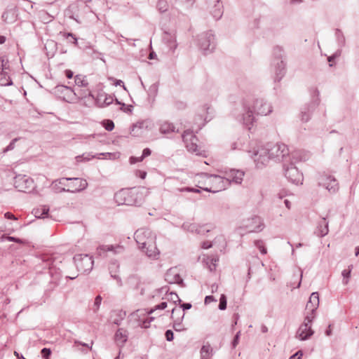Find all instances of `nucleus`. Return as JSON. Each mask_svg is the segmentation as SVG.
<instances>
[{"label":"nucleus","instance_id":"obj_1","mask_svg":"<svg viewBox=\"0 0 359 359\" xmlns=\"http://www.w3.org/2000/svg\"><path fill=\"white\" fill-rule=\"evenodd\" d=\"M147 194L144 187L123 189L115 194V200L119 205H135L141 202Z\"/></svg>","mask_w":359,"mask_h":359},{"label":"nucleus","instance_id":"obj_2","mask_svg":"<svg viewBox=\"0 0 359 359\" xmlns=\"http://www.w3.org/2000/svg\"><path fill=\"white\" fill-rule=\"evenodd\" d=\"M166 307L167 303L162 302L155 306V309H151L149 311H146L145 310H137L130 315V320L137 326L147 328L150 326V323L154 320V318L149 317V315L153 313L157 309L163 310Z\"/></svg>","mask_w":359,"mask_h":359},{"label":"nucleus","instance_id":"obj_3","mask_svg":"<svg viewBox=\"0 0 359 359\" xmlns=\"http://www.w3.org/2000/svg\"><path fill=\"white\" fill-rule=\"evenodd\" d=\"M55 187L60 185L58 189L64 191H69L72 193L79 192L86 189L88 187V182L86 180L79 177L72 178H62L58 181H55L53 183Z\"/></svg>","mask_w":359,"mask_h":359},{"label":"nucleus","instance_id":"obj_4","mask_svg":"<svg viewBox=\"0 0 359 359\" xmlns=\"http://www.w3.org/2000/svg\"><path fill=\"white\" fill-rule=\"evenodd\" d=\"M251 157L253 158L256 166L258 168L266 165L271 158H273L271 152L269 153L268 149L264 147H259L253 151Z\"/></svg>","mask_w":359,"mask_h":359},{"label":"nucleus","instance_id":"obj_5","mask_svg":"<svg viewBox=\"0 0 359 359\" xmlns=\"http://www.w3.org/2000/svg\"><path fill=\"white\" fill-rule=\"evenodd\" d=\"M313 320V316H306L303 323L298 329L296 337L300 340H306L311 337L314 332L311 329V323Z\"/></svg>","mask_w":359,"mask_h":359},{"label":"nucleus","instance_id":"obj_6","mask_svg":"<svg viewBox=\"0 0 359 359\" xmlns=\"http://www.w3.org/2000/svg\"><path fill=\"white\" fill-rule=\"evenodd\" d=\"M208 187H215L208 189V191L216 193L222 191L228 186V180L218 175H207Z\"/></svg>","mask_w":359,"mask_h":359},{"label":"nucleus","instance_id":"obj_7","mask_svg":"<svg viewBox=\"0 0 359 359\" xmlns=\"http://www.w3.org/2000/svg\"><path fill=\"white\" fill-rule=\"evenodd\" d=\"M135 238L142 248H146L147 243L156 241V236L149 229H146L137 230L135 233Z\"/></svg>","mask_w":359,"mask_h":359},{"label":"nucleus","instance_id":"obj_8","mask_svg":"<svg viewBox=\"0 0 359 359\" xmlns=\"http://www.w3.org/2000/svg\"><path fill=\"white\" fill-rule=\"evenodd\" d=\"M152 127L153 123L149 120L137 121L132 126L130 134L134 137H139L141 136L144 131L151 130Z\"/></svg>","mask_w":359,"mask_h":359},{"label":"nucleus","instance_id":"obj_9","mask_svg":"<svg viewBox=\"0 0 359 359\" xmlns=\"http://www.w3.org/2000/svg\"><path fill=\"white\" fill-rule=\"evenodd\" d=\"M77 268L83 271H87L92 269L93 260L88 255H77L74 258Z\"/></svg>","mask_w":359,"mask_h":359},{"label":"nucleus","instance_id":"obj_10","mask_svg":"<svg viewBox=\"0 0 359 359\" xmlns=\"http://www.w3.org/2000/svg\"><path fill=\"white\" fill-rule=\"evenodd\" d=\"M183 140L186 147L190 152L201 154L200 149L198 145V139L192 133L185 132L183 135Z\"/></svg>","mask_w":359,"mask_h":359},{"label":"nucleus","instance_id":"obj_11","mask_svg":"<svg viewBox=\"0 0 359 359\" xmlns=\"http://www.w3.org/2000/svg\"><path fill=\"white\" fill-rule=\"evenodd\" d=\"M319 305V296L317 292H313L310 296L309 300L306 306V316H313L315 318V311Z\"/></svg>","mask_w":359,"mask_h":359},{"label":"nucleus","instance_id":"obj_12","mask_svg":"<svg viewBox=\"0 0 359 359\" xmlns=\"http://www.w3.org/2000/svg\"><path fill=\"white\" fill-rule=\"evenodd\" d=\"M270 151L273 158L283 157L288 154V148L285 144H278L273 146Z\"/></svg>","mask_w":359,"mask_h":359},{"label":"nucleus","instance_id":"obj_13","mask_svg":"<svg viewBox=\"0 0 359 359\" xmlns=\"http://www.w3.org/2000/svg\"><path fill=\"white\" fill-rule=\"evenodd\" d=\"M226 176L227 178L226 180H228V185L229 184V181L240 184L243 180L244 172L238 170H231L227 172Z\"/></svg>","mask_w":359,"mask_h":359},{"label":"nucleus","instance_id":"obj_14","mask_svg":"<svg viewBox=\"0 0 359 359\" xmlns=\"http://www.w3.org/2000/svg\"><path fill=\"white\" fill-rule=\"evenodd\" d=\"M321 183L330 191L334 192L338 189V184L336 180L330 176L323 177L321 180Z\"/></svg>","mask_w":359,"mask_h":359},{"label":"nucleus","instance_id":"obj_15","mask_svg":"<svg viewBox=\"0 0 359 359\" xmlns=\"http://www.w3.org/2000/svg\"><path fill=\"white\" fill-rule=\"evenodd\" d=\"M146 254L148 255V257L156 259L159 255V250L156 246L155 241H153L152 243H147V245H146V248H142Z\"/></svg>","mask_w":359,"mask_h":359},{"label":"nucleus","instance_id":"obj_16","mask_svg":"<svg viewBox=\"0 0 359 359\" xmlns=\"http://www.w3.org/2000/svg\"><path fill=\"white\" fill-rule=\"evenodd\" d=\"M122 250H123V248L120 245L114 246V245H107L100 246L97 248V252L100 255H102V254H103L106 252H108V251H113L115 253H119Z\"/></svg>","mask_w":359,"mask_h":359},{"label":"nucleus","instance_id":"obj_17","mask_svg":"<svg viewBox=\"0 0 359 359\" xmlns=\"http://www.w3.org/2000/svg\"><path fill=\"white\" fill-rule=\"evenodd\" d=\"M195 182L196 184V186L205 191H208V189H211L212 187H208L207 184V174H201L198 176H197L195 179Z\"/></svg>","mask_w":359,"mask_h":359},{"label":"nucleus","instance_id":"obj_18","mask_svg":"<svg viewBox=\"0 0 359 359\" xmlns=\"http://www.w3.org/2000/svg\"><path fill=\"white\" fill-rule=\"evenodd\" d=\"M126 331L123 329H119L115 334V341L118 344H123L127 340Z\"/></svg>","mask_w":359,"mask_h":359},{"label":"nucleus","instance_id":"obj_19","mask_svg":"<svg viewBox=\"0 0 359 359\" xmlns=\"http://www.w3.org/2000/svg\"><path fill=\"white\" fill-rule=\"evenodd\" d=\"M175 130V126L168 122H163L160 126V131L163 134H168Z\"/></svg>","mask_w":359,"mask_h":359},{"label":"nucleus","instance_id":"obj_20","mask_svg":"<svg viewBox=\"0 0 359 359\" xmlns=\"http://www.w3.org/2000/svg\"><path fill=\"white\" fill-rule=\"evenodd\" d=\"M219 261L217 257H208L205 262L210 271H214L216 268V263Z\"/></svg>","mask_w":359,"mask_h":359},{"label":"nucleus","instance_id":"obj_21","mask_svg":"<svg viewBox=\"0 0 359 359\" xmlns=\"http://www.w3.org/2000/svg\"><path fill=\"white\" fill-rule=\"evenodd\" d=\"M48 209L43 207L41 210L36 209L34 210V213L36 217L37 218H44L47 215Z\"/></svg>","mask_w":359,"mask_h":359},{"label":"nucleus","instance_id":"obj_22","mask_svg":"<svg viewBox=\"0 0 359 359\" xmlns=\"http://www.w3.org/2000/svg\"><path fill=\"white\" fill-rule=\"evenodd\" d=\"M75 83L78 86H86L87 85V81L85 79V77L82 75H76L75 77Z\"/></svg>","mask_w":359,"mask_h":359},{"label":"nucleus","instance_id":"obj_23","mask_svg":"<svg viewBox=\"0 0 359 359\" xmlns=\"http://www.w3.org/2000/svg\"><path fill=\"white\" fill-rule=\"evenodd\" d=\"M23 182H29L28 180L25 179V177H18L15 184L16 187L20 189L21 191H23V187L21 185Z\"/></svg>","mask_w":359,"mask_h":359},{"label":"nucleus","instance_id":"obj_24","mask_svg":"<svg viewBox=\"0 0 359 359\" xmlns=\"http://www.w3.org/2000/svg\"><path fill=\"white\" fill-rule=\"evenodd\" d=\"M219 308L221 310H224L226 308V298L224 294H222L220 297Z\"/></svg>","mask_w":359,"mask_h":359},{"label":"nucleus","instance_id":"obj_25","mask_svg":"<svg viewBox=\"0 0 359 359\" xmlns=\"http://www.w3.org/2000/svg\"><path fill=\"white\" fill-rule=\"evenodd\" d=\"M262 107L263 109H260L259 111V113L261 114L262 115H266L271 111L270 107L268 106L267 104H265L264 105L262 106Z\"/></svg>","mask_w":359,"mask_h":359},{"label":"nucleus","instance_id":"obj_26","mask_svg":"<svg viewBox=\"0 0 359 359\" xmlns=\"http://www.w3.org/2000/svg\"><path fill=\"white\" fill-rule=\"evenodd\" d=\"M151 154V150L148 148H146L143 150L142 154L139 157L138 161H143V159Z\"/></svg>","mask_w":359,"mask_h":359},{"label":"nucleus","instance_id":"obj_27","mask_svg":"<svg viewBox=\"0 0 359 359\" xmlns=\"http://www.w3.org/2000/svg\"><path fill=\"white\" fill-rule=\"evenodd\" d=\"M104 126L106 130L111 131L114 128V124L112 121L107 120V122L104 124Z\"/></svg>","mask_w":359,"mask_h":359},{"label":"nucleus","instance_id":"obj_28","mask_svg":"<svg viewBox=\"0 0 359 359\" xmlns=\"http://www.w3.org/2000/svg\"><path fill=\"white\" fill-rule=\"evenodd\" d=\"M51 351L49 348H44L41 350V355L45 359H48Z\"/></svg>","mask_w":359,"mask_h":359},{"label":"nucleus","instance_id":"obj_29","mask_svg":"<svg viewBox=\"0 0 359 359\" xmlns=\"http://www.w3.org/2000/svg\"><path fill=\"white\" fill-rule=\"evenodd\" d=\"M165 338L168 341H172L173 339V332L172 331L168 330L165 332Z\"/></svg>","mask_w":359,"mask_h":359},{"label":"nucleus","instance_id":"obj_30","mask_svg":"<svg viewBox=\"0 0 359 359\" xmlns=\"http://www.w3.org/2000/svg\"><path fill=\"white\" fill-rule=\"evenodd\" d=\"M173 327L176 331H178V332L185 330V327L181 323H175L173 325Z\"/></svg>","mask_w":359,"mask_h":359},{"label":"nucleus","instance_id":"obj_31","mask_svg":"<svg viewBox=\"0 0 359 359\" xmlns=\"http://www.w3.org/2000/svg\"><path fill=\"white\" fill-rule=\"evenodd\" d=\"M350 274H351V270L350 269L343 271L342 275L344 276V278H346V280L344 281V284H347L348 283V278H349Z\"/></svg>","mask_w":359,"mask_h":359},{"label":"nucleus","instance_id":"obj_32","mask_svg":"<svg viewBox=\"0 0 359 359\" xmlns=\"http://www.w3.org/2000/svg\"><path fill=\"white\" fill-rule=\"evenodd\" d=\"M136 176L140 177L141 179H144L147 176V172L142 170H137Z\"/></svg>","mask_w":359,"mask_h":359},{"label":"nucleus","instance_id":"obj_33","mask_svg":"<svg viewBox=\"0 0 359 359\" xmlns=\"http://www.w3.org/2000/svg\"><path fill=\"white\" fill-rule=\"evenodd\" d=\"M215 301V299H214V297L212 296H207L205 298V304H208Z\"/></svg>","mask_w":359,"mask_h":359},{"label":"nucleus","instance_id":"obj_34","mask_svg":"<svg viewBox=\"0 0 359 359\" xmlns=\"http://www.w3.org/2000/svg\"><path fill=\"white\" fill-rule=\"evenodd\" d=\"M66 90L67 91V93L69 94L68 95V99L69 100V101H72L74 100L73 98V95H75V93H73V92L72 91V90L69 88H66Z\"/></svg>","mask_w":359,"mask_h":359},{"label":"nucleus","instance_id":"obj_35","mask_svg":"<svg viewBox=\"0 0 359 359\" xmlns=\"http://www.w3.org/2000/svg\"><path fill=\"white\" fill-rule=\"evenodd\" d=\"M208 351H209V347L208 346H203L202 348H201V354L204 357L205 355H207L208 353Z\"/></svg>","mask_w":359,"mask_h":359},{"label":"nucleus","instance_id":"obj_36","mask_svg":"<svg viewBox=\"0 0 359 359\" xmlns=\"http://www.w3.org/2000/svg\"><path fill=\"white\" fill-rule=\"evenodd\" d=\"M302 356V353L301 351L297 352L294 355L291 356L290 359H300V358Z\"/></svg>","mask_w":359,"mask_h":359},{"label":"nucleus","instance_id":"obj_37","mask_svg":"<svg viewBox=\"0 0 359 359\" xmlns=\"http://www.w3.org/2000/svg\"><path fill=\"white\" fill-rule=\"evenodd\" d=\"M138 158H139V157L132 156L130 158V163L131 164H134V163H137V162H141L142 161H138Z\"/></svg>","mask_w":359,"mask_h":359},{"label":"nucleus","instance_id":"obj_38","mask_svg":"<svg viewBox=\"0 0 359 359\" xmlns=\"http://www.w3.org/2000/svg\"><path fill=\"white\" fill-rule=\"evenodd\" d=\"M65 75L68 79H72L73 77V72L71 70H66Z\"/></svg>","mask_w":359,"mask_h":359},{"label":"nucleus","instance_id":"obj_39","mask_svg":"<svg viewBox=\"0 0 359 359\" xmlns=\"http://www.w3.org/2000/svg\"><path fill=\"white\" fill-rule=\"evenodd\" d=\"M102 298L100 296H97L95 299V304L97 306L101 304Z\"/></svg>","mask_w":359,"mask_h":359},{"label":"nucleus","instance_id":"obj_40","mask_svg":"<svg viewBox=\"0 0 359 359\" xmlns=\"http://www.w3.org/2000/svg\"><path fill=\"white\" fill-rule=\"evenodd\" d=\"M212 246V244L210 243L209 242H204L202 245V248H204V249H208L209 248H210Z\"/></svg>","mask_w":359,"mask_h":359},{"label":"nucleus","instance_id":"obj_41","mask_svg":"<svg viewBox=\"0 0 359 359\" xmlns=\"http://www.w3.org/2000/svg\"><path fill=\"white\" fill-rule=\"evenodd\" d=\"M238 339H239V333H238L235 338H234V340H233V346L235 347L238 343Z\"/></svg>","mask_w":359,"mask_h":359},{"label":"nucleus","instance_id":"obj_42","mask_svg":"<svg viewBox=\"0 0 359 359\" xmlns=\"http://www.w3.org/2000/svg\"><path fill=\"white\" fill-rule=\"evenodd\" d=\"M5 217H6V218H8V219H16V218L15 217V216H14L13 214L10 213V212H6V213L5 214Z\"/></svg>","mask_w":359,"mask_h":359},{"label":"nucleus","instance_id":"obj_43","mask_svg":"<svg viewBox=\"0 0 359 359\" xmlns=\"http://www.w3.org/2000/svg\"><path fill=\"white\" fill-rule=\"evenodd\" d=\"M259 248L262 253L266 254V249L263 246H259Z\"/></svg>","mask_w":359,"mask_h":359},{"label":"nucleus","instance_id":"obj_44","mask_svg":"<svg viewBox=\"0 0 359 359\" xmlns=\"http://www.w3.org/2000/svg\"><path fill=\"white\" fill-rule=\"evenodd\" d=\"M191 305L190 304H182V307L184 308V309H189L191 308Z\"/></svg>","mask_w":359,"mask_h":359},{"label":"nucleus","instance_id":"obj_45","mask_svg":"<svg viewBox=\"0 0 359 359\" xmlns=\"http://www.w3.org/2000/svg\"><path fill=\"white\" fill-rule=\"evenodd\" d=\"M14 355L18 358V359L23 358V356L20 355L17 351H14Z\"/></svg>","mask_w":359,"mask_h":359},{"label":"nucleus","instance_id":"obj_46","mask_svg":"<svg viewBox=\"0 0 359 359\" xmlns=\"http://www.w3.org/2000/svg\"><path fill=\"white\" fill-rule=\"evenodd\" d=\"M327 231H328L327 227L325 226L324 231H323L322 233H321V236H324V235L327 234Z\"/></svg>","mask_w":359,"mask_h":359},{"label":"nucleus","instance_id":"obj_47","mask_svg":"<svg viewBox=\"0 0 359 359\" xmlns=\"http://www.w3.org/2000/svg\"><path fill=\"white\" fill-rule=\"evenodd\" d=\"M5 40L6 39L4 36H0V44L4 43L5 42Z\"/></svg>","mask_w":359,"mask_h":359},{"label":"nucleus","instance_id":"obj_48","mask_svg":"<svg viewBox=\"0 0 359 359\" xmlns=\"http://www.w3.org/2000/svg\"><path fill=\"white\" fill-rule=\"evenodd\" d=\"M285 203L287 208H290V202L287 200L285 201Z\"/></svg>","mask_w":359,"mask_h":359},{"label":"nucleus","instance_id":"obj_49","mask_svg":"<svg viewBox=\"0 0 359 359\" xmlns=\"http://www.w3.org/2000/svg\"><path fill=\"white\" fill-rule=\"evenodd\" d=\"M187 191H194V192H199V191L198 189H187Z\"/></svg>","mask_w":359,"mask_h":359},{"label":"nucleus","instance_id":"obj_50","mask_svg":"<svg viewBox=\"0 0 359 359\" xmlns=\"http://www.w3.org/2000/svg\"><path fill=\"white\" fill-rule=\"evenodd\" d=\"M173 272L172 269L169 270V271L167 273V278H169L170 275Z\"/></svg>","mask_w":359,"mask_h":359},{"label":"nucleus","instance_id":"obj_51","mask_svg":"<svg viewBox=\"0 0 359 359\" xmlns=\"http://www.w3.org/2000/svg\"><path fill=\"white\" fill-rule=\"evenodd\" d=\"M359 255V246L355 248V255L358 256Z\"/></svg>","mask_w":359,"mask_h":359},{"label":"nucleus","instance_id":"obj_52","mask_svg":"<svg viewBox=\"0 0 359 359\" xmlns=\"http://www.w3.org/2000/svg\"><path fill=\"white\" fill-rule=\"evenodd\" d=\"M8 240H9V241H14L18 242V240H17V239H15V238H14L13 237H8Z\"/></svg>","mask_w":359,"mask_h":359},{"label":"nucleus","instance_id":"obj_53","mask_svg":"<svg viewBox=\"0 0 359 359\" xmlns=\"http://www.w3.org/2000/svg\"><path fill=\"white\" fill-rule=\"evenodd\" d=\"M165 4V2H164L163 1H160L158 2V6H161V4Z\"/></svg>","mask_w":359,"mask_h":359},{"label":"nucleus","instance_id":"obj_54","mask_svg":"<svg viewBox=\"0 0 359 359\" xmlns=\"http://www.w3.org/2000/svg\"><path fill=\"white\" fill-rule=\"evenodd\" d=\"M121 83H123V81L121 80L118 81L116 83L117 85H121Z\"/></svg>","mask_w":359,"mask_h":359},{"label":"nucleus","instance_id":"obj_55","mask_svg":"<svg viewBox=\"0 0 359 359\" xmlns=\"http://www.w3.org/2000/svg\"><path fill=\"white\" fill-rule=\"evenodd\" d=\"M149 58H150V59H152V58H153V53H150V55H149Z\"/></svg>","mask_w":359,"mask_h":359},{"label":"nucleus","instance_id":"obj_56","mask_svg":"<svg viewBox=\"0 0 359 359\" xmlns=\"http://www.w3.org/2000/svg\"><path fill=\"white\" fill-rule=\"evenodd\" d=\"M179 279H180V277H179V276H177V278L174 281H175V282H177V281H178V280H179Z\"/></svg>","mask_w":359,"mask_h":359},{"label":"nucleus","instance_id":"obj_57","mask_svg":"<svg viewBox=\"0 0 359 359\" xmlns=\"http://www.w3.org/2000/svg\"><path fill=\"white\" fill-rule=\"evenodd\" d=\"M175 309H173L172 310V313H173L175 312Z\"/></svg>","mask_w":359,"mask_h":359},{"label":"nucleus","instance_id":"obj_58","mask_svg":"<svg viewBox=\"0 0 359 359\" xmlns=\"http://www.w3.org/2000/svg\"><path fill=\"white\" fill-rule=\"evenodd\" d=\"M330 331H328V332H327V335H329V334H330Z\"/></svg>","mask_w":359,"mask_h":359},{"label":"nucleus","instance_id":"obj_59","mask_svg":"<svg viewBox=\"0 0 359 359\" xmlns=\"http://www.w3.org/2000/svg\"><path fill=\"white\" fill-rule=\"evenodd\" d=\"M330 331H328V332H327V335H329V334H330Z\"/></svg>","mask_w":359,"mask_h":359},{"label":"nucleus","instance_id":"obj_60","mask_svg":"<svg viewBox=\"0 0 359 359\" xmlns=\"http://www.w3.org/2000/svg\"><path fill=\"white\" fill-rule=\"evenodd\" d=\"M299 1H302V0H299Z\"/></svg>","mask_w":359,"mask_h":359}]
</instances>
